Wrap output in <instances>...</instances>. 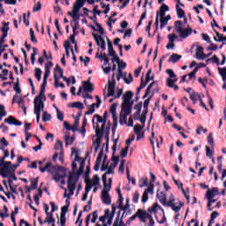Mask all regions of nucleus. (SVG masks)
Listing matches in <instances>:
<instances>
[{"label":"nucleus","mask_w":226,"mask_h":226,"mask_svg":"<svg viewBox=\"0 0 226 226\" xmlns=\"http://www.w3.org/2000/svg\"><path fill=\"white\" fill-rule=\"evenodd\" d=\"M133 92L132 91H127L125 94L123 95V102H122V110L120 112V119L119 123L120 124H126L128 121V116L132 114V110L133 109Z\"/></svg>","instance_id":"f257e3e1"},{"label":"nucleus","mask_w":226,"mask_h":226,"mask_svg":"<svg viewBox=\"0 0 226 226\" xmlns=\"http://www.w3.org/2000/svg\"><path fill=\"white\" fill-rule=\"evenodd\" d=\"M39 170L41 172L49 171V174H53V179L59 183L61 179H64L66 177V170L63 167H59L58 169L56 166L52 165V162H48L44 167L40 166Z\"/></svg>","instance_id":"f03ea898"},{"label":"nucleus","mask_w":226,"mask_h":226,"mask_svg":"<svg viewBox=\"0 0 226 226\" xmlns=\"http://www.w3.org/2000/svg\"><path fill=\"white\" fill-rule=\"evenodd\" d=\"M77 181H79V176L75 173H70L68 183H67V188L62 187V190H64V197H72L73 196V193H75V189L77 188ZM69 191V193H68Z\"/></svg>","instance_id":"7ed1b4c3"},{"label":"nucleus","mask_w":226,"mask_h":226,"mask_svg":"<svg viewBox=\"0 0 226 226\" xmlns=\"http://www.w3.org/2000/svg\"><path fill=\"white\" fill-rule=\"evenodd\" d=\"M47 100V96H45V90H40V94L34 100V114H41V110L45 109V104L43 102Z\"/></svg>","instance_id":"20e7f679"},{"label":"nucleus","mask_w":226,"mask_h":226,"mask_svg":"<svg viewBox=\"0 0 226 226\" xmlns=\"http://www.w3.org/2000/svg\"><path fill=\"white\" fill-rule=\"evenodd\" d=\"M85 193L83 194V197L81 200L86 201L87 200V193L91 192L94 186H98L100 185V177L98 175H94L92 179H89V177L85 178Z\"/></svg>","instance_id":"39448f33"},{"label":"nucleus","mask_w":226,"mask_h":226,"mask_svg":"<svg viewBox=\"0 0 226 226\" xmlns=\"http://www.w3.org/2000/svg\"><path fill=\"white\" fill-rule=\"evenodd\" d=\"M121 94H123V89H117L116 92V78L115 74H112L111 79L108 81V96L121 98Z\"/></svg>","instance_id":"423d86ee"},{"label":"nucleus","mask_w":226,"mask_h":226,"mask_svg":"<svg viewBox=\"0 0 226 226\" xmlns=\"http://www.w3.org/2000/svg\"><path fill=\"white\" fill-rule=\"evenodd\" d=\"M135 218H139L140 222H143V223H146V222L149 220V225H154V220L153 219V216H151V215L142 209H139L136 214L130 218V222H133Z\"/></svg>","instance_id":"0eeeda50"},{"label":"nucleus","mask_w":226,"mask_h":226,"mask_svg":"<svg viewBox=\"0 0 226 226\" xmlns=\"http://www.w3.org/2000/svg\"><path fill=\"white\" fill-rule=\"evenodd\" d=\"M105 158H107V157H104L102 165L101 167V170L102 171L107 170L106 174H114V170L116 169V167H117V163L119 162V159H117V157H116V156H113L112 159H111L112 162H107L105 161Z\"/></svg>","instance_id":"6e6552de"},{"label":"nucleus","mask_w":226,"mask_h":226,"mask_svg":"<svg viewBox=\"0 0 226 226\" xmlns=\"http://www.w3.org/2000/svg\"><path fill=\"white\" fill-rule=\"evenodd\" d=\"M175 27H176L177 33L179 34L180 38H183V39L188 38V36H190V34L193 33V29L192 28H188V29L184 28L183 21L181 20H177L175 22Z\"/></svg>","instance_id":"1a4fd4ad"},{"label":"nucleus","mask_w":226,"mask_h":226,"mask_svg":"<svg viewBox=\"0 0 226 226\" xmlns=\"http://www.w3.org/2000/svg\"><path fill=\"white\" fill-rule=\"evenodd\" d=\"M94 119H97V123H101L102 126L100 128V124H96L94 125V128L95 129V133L98 137L103 135V131L105 130V124L107 123V119L102 117L100 115H94L93 123H94Z\"/></svg>","instance_id":"9d476101"},{"label":"nucleus","mask_w":226,"mask_h":226,"mask_svg":"<svg viewBox=\"0 0 226 226\" xmlns=\"http://www.w3.org/2000/svg\"><path fill=\"white\" fill-rule=\"evenodd\" d=\"M0 170L5 177L11 176V162H0Z\"/></svg>","instance_id":"9b49d317"},{"label":"nucleus","mask_w":226,"mask_h":226,"mask_svg":"<svg viewBox=\"0 0 226 226\" xmlns=\"http://www.w3.org/2000/svg\"><path fill=\"white\" fill-rule=\"evenodd\" d=\"M149 193H151V195H153V193H154V184H150L149 187L147 188L141 197V202L143 204H146V202H147V200H149Z\"/></svg>","instance_id":"f8f14e48"},{"label":"nucleus","mask_w":226,"mask_h":226,"mask_svg":"<svg viewBox=\"0 0 226 226\" xmlns=\"http://www.w3.org/2000/svg\"><path fill=\"white\" fill-rule=\"evenodd\" d=\"M166 73H168L169 78L167 79V86L168 87H172V84H176V81L177 80V75L174 73V71L172 69H168L166 71Z\"/></svg>","instance_id":"ddd939ff"},{"label":"nucleus","mask_w":226,"mask_h":226,"mask_svg":"<svg viewBox=\"0 0 226 226\" xmlns=\"http://www.w3.org/2000/svg\"><path fill=\"white\" fill-rule=\"evenodd\" d=\"M83 6V4H79V2L74 3L73 14L72 17L74 22H79V19H80V16H79V11H80V8H82Z\"/></svg>","instance_id":"4468645a"},{"label":"nucleus","mask_w":226,"mask_h":226,"mask_svg":"<svg viewBox=\"0 0 226 226\" xmlns=\"http://www.w3.org/2000/svg\"><path fill=\"white\" fill-rule=\"evenodd\" d=\"M94 40H95L96 45L102 49V50H107V46L105 44V40L101 35L96 34H92Z\"/></svg>","instance_id":"2eb2a0df"},{"label":"nucleus","mask_w":226,"mask_h":226,"mask_svg":"<svg viewBox=\"0 0 226 226\" xmlns=\"http://www.w3.org/2000/svg\"><path fill=\"white\" fill-rule=\"evenodd\" d=\"M63 69L59 65H56L54 71L55 87H57V84L61 77H63Z\"/></svg>","instance_id":"dca6fc26"},{"label":"nucleus","mask_w":226,"mask_h":226,"mask_svg":"<svg viewBox=\"0 0 226 226\" xmlns=\"http://www.w3.org/2000/svg\"><path fill=\"white\" fill-rule=\"evenodd\" d=\"M4 123H7V124H10L11 126H22V122L15 118L13 116H10L9 117L5 118Z\"/></svg>","instance_id":"f3484780"},{"label":"nucleus","mask_w":226,"mask_h":226,"mask_svg":"<svg viewBox=\"0 0 226 226\" xmlns=\"http://www.w3.org/2000/svg\"><path fill=\"white\" fill-rule=\"evenodd\" d=\"M217 195H220V191L218 190V188L214 187L207 191L205 197L207 200H211V199H215V197H216Z\"/></svg>","instance_id":"a211bd4d"},{"label":"nucleus","mask_w":226,"mask_h":226,"mask_svg":"<svg viewBox=\"0 0 226 226\" xmlns=\"http://www.w3.org/2000/svg\"><path fill=\"white\" fill-rule=\"evenodd\" d=\"M142 130H144V126L140 124H137L134 126V133L137 135L136 140H140V139H144V132H142Z\"/></svg>","instance_id":"6ab92c4d"},{"label":"nucleus","mask_w":226,"mask_h":226,"mask_svg":"<svg viewBox=\"0 0 226 226\" xmlns=\"http://www.w3.org/2000/svg\"><path fill=\"white\" fill-rule=\"evenodd\" d=\"M114 215H116V207L112 205V212L110 214V209H106V218H108V225H112L114 220Z\"/></svg>","instance_id":"aec40b11"},{"label":"nucleus","mask_w":226,"mask_h":226,"mask_svg":"<svg viewBox=\"0 0 226 226\" xmlns=\"http://www.w3.org/2000/svg\"><path fill=\"white\" fill-rule=\"evenodd\" d=\"M207 57H208V56L204 54V48H202V46H199L196 49V58L200 61H204V59H207Z\"/></svg>","instance_id":"412c9836"},{"label":"nucleus","mask_w":226,"mask_h":226,"mask_svg":"<svg viewBox=\"0 0 226 226\" xmlns=\"http://www.w3.org/2000/svg\"><path fill=\"white\" fill-rule=\"evenodd\" d=\"M109 174H107V172H105V174L102 175V183H103V186L104 189L102 190L103 193H109V192H110V189L112 188V185H110V184H107V176Z\"/></svg>","instance_id":"4be33fe9"},{"label":"nucleus","mask_w":226,"mask_h":226,"mask_svg":"<svg viewBox=\"0 0 226 226\" xmlns=\"http://www.w3.org/2000/svg\"><path fill=\"white\" fill-rule=\"evenodd\" d=\"M166 206L167 207H171L175 213H179V211H181V207H183V203H179L177 206L175 203H172V201H168Z\"/></svg>","instance_id":"5701e85b"},{"label":"nucleus","mask_w":226,"mask_h":226,"mask_svg":"<svg viewBox=\"0 0 226 226\" xmlns=\"http://www.w3.org/2000/svg\"><path fill=\"white\" fill-rule=\"evenodd\" d=\"M156 195H157V199L162 204V206H167V194H165L163 192L157 191Z\"/></svg>","instance_id":"b1692460"},{"label":"nucleus","mask_w":226,"mask_h":226,"mask_svg":"<svg viewBox=\"0 0 226 226\" xmlns=\"http://www.w3.org/2000/svg\"><path fill=\"white\" fill-rule=\"evenodd\" d=\"M49 77H50V70L45 69L43 82L41 87V90L45 91V87H47V79H49Z\"/></svg>","instance_id":"393cba45"},{"label":"nucleus","mask_w":226,"mask_h":226,"mask_svg":"<svg viewBox=\"0 0 226 226\" xmlns=\"http://www.w3.org/2000/svg\"><path fill=\"white\" fill-rule=\"evenodd\" d=\"M81 87L82 89H84V91L87 93H93V90L94 89V87H93V84L89 82V80L84 81L83 87Z\"/></svg>","instance_id":"a878e982"},{"label":"nucleus","mask_w":226,"mask_h":226,"mask_svg":"<svg viewBox=\"0 0 226 226\" xmlns=\"http://www.w3.org/2000/svg\"><path fill=\"white\" fill-rule=\"evenodd\" d=\"M158 208H160V205L158 203H154L152 207L148 208V212H147L150 216L153 218V215L154 216L156 215V213L158 212Z\"/></svg>","instance_id":"bb28decb"},{"label":"nucleus","mask_w":226,"mask_h":226,"mask_svg":"<svg viewBox=\"0 0 226 226\" xmlns=\"http://www.w3.org/2000/svg\"><path fill=\"white\" fill-rule=\"evenodd\" d=\"M102 200L103 204H106L107 206H110L111 204L110 194H109V192H102Z\"/></svg>","instance_id":"cd10ccee"},{"label":"nucleus","mask_w":226,"mask_h":226,"mask_svg":"<svg viewBox=\"0 0 226 226\" xmlns=\"http://www.w3.org/2000/svg\"><path fill=\"white\" fill-rule=\"evenodd\" d=\"M103 159V154L99 153L96 162H95V165H94V170L98 171L100 170V165H102V160Z\"/></svg>","instance_id":"c85d7f7f"},{"label":"nucleus","mask_w":226,"mask_h":226,"mask_svg":"<svg viewBox=\"0 0 226 226\" xmlns=\"http://www.w3.org/2000/svg\"><path fill=\"white\" fill-rule=\"evenodd\" d=\"M123 203L119 202L118 207H120L121 211H124V214L122 215V218H124V213L130 209V201L126 200V204L124 207L122 206Z\"/></svg>","instance_id":"c756f323"},{"label":"nucleus","mask_w":226,"mask_h":226,"mask_svg":"<svg viewBox=\"0 0 226 226\" xmlns=\"http://www.w3.org/2000/svg\"><path fill=\"white\" fill-rule=\"evenodd\" d=\"M47 217L44 220V223H56V219H54V215L52 213H47Z\"/></svg>","instance_id":"7c9ffc66"},{"label":"nucleus","mask_w":226,"mask_h":226,"mask_svg":"<svg viewBox=\"0 0 226 226\" xmlns=\"http://www.w3.org/2000/svg\"><path fill=\"white\" fill-rule=\"evenodd\" d=\"M107 41H108V54L109 56H115L116 51L114 50V47L112 46V42L110 41V40H109V38H107Z\"/></svg>","instance_id":"2f4dec72"},{"label":"nucleus","mask_w":226,"mask_h":226,"mask_svg":"<svg viewBox=\"0 0 226 226\" xmlns=\"http://www.w3.org/2000/svg\"><path fill=\"white\" fill-rule=\"evenodd\" d=\"M92 29H94V31H96V33L101 34V35L105 34V31L103 30V27H102V25H100V23H96L95 26H93Z\"/></svg>","instance_id":"473e14b6"},{"label":"nucleus","mask_w":226,"mask_h":226,"mask_svg":"<svg viewBox=\"0 0 226 226\" xmlns=\"http://www.w3.org/2000/svg\"><path fill=\"white\" fill-rule=\"evenodd\" d=\"M181 57V55L172 54L169 58V63H177Z\"/></svg>","instance_id":"72a5a7b5"},{"label":"nucleus","mask_w":226,"mask_h":226,"mask_svg":"<svg viewBox=\"0 0 226 226\" xmlns=\"http://www.w3.org/2000/svg\"><path fill=\"white\" fill-rule=\"evenodd\" d=\"M81 93H82V87H79V91L77 93L78 96H82V98H88V100H93V95H91V94H89L87 93H85V94H81Z\"/></svg>","instance_id":"f704fd0d"},{"label":"nucleus","mask_w":226,"mask_h":226,"mask_svg":"<svg viewBox=\"0 0 226 226\" xmlns=\"http://www.w3.org/2000/svg\"><path fill=\"white\" fill-rule=\"evenodd\" d=\"M219 75L222 78V81L225 82L226 80V67H218Z\"/></svg>","instance_id":"c9c22d12"},{"label":"nucleus","mask_w":226,"mask_h":226,"mask_svg":"<svg viewBox=\"0 0 226 226\" xmlns=\"http://www.w3.org/2000/svg\"><path fill=\"white\" fill-rule=\"evenodd\" d=\"M117 110V105L112 104L109 108V112L113 118L117 117V115H116Z\"/></svg>","instance_id":"e433bc0d"},{"label":"nucleus","mask_w":226,"mask_h":226,"mask_svg":"<svg viewBox=\"0 0 226 226\" xmlns=\"http://www.w3.org/2000/svg\"><path fill=\"white\" fill-rule=\"evenodd\" d=\"M95 98L97 100V103L94 102L91 106L90 109H100V105H102V99L98 95H95Z\"/></svg>","instance_id":"4c0bfd02"},{"label":"nucleus","mask_w":226,"mask_h":226,"mask_svg":"<svg viewBox=\"0 0 226 226\" xmlns=\"http://www.w3.org/2000/svg\"><path fill=\"white\" fill-rule=\"evenodd\" d=\"M197 72H199V67L194 68V70L192 72H190L189 74H186L188 77L187 82H190V80H192L193 77H195V75L197 74Z\"/></svg>","instance_id":"58836bf2"},{"label":"nucleus","mask_w":226,"mask_h":226,"mask_svg":"<svg viewBox=\"0 0 226 226\" xmlns=\"http://www.w3.org/2000/svg\"><path fill=\"white\" fill-rule=\"evenodd\" d=\"M177 15L178 19L185 18V11L181 8H179V5H177Z\"/></svg>","instance_id":"ea45409f"},{"label":"nucleus","mask_w":226,"mask_h":226,"mask_svg":"<svg viewBox=\"0 0 226 226\" xmlns=\"http://www.w3.org/2000/svg\"><path fill=\"white\" fill-rule=\"evenodd\" d=\"M50 119H52V117L50 116V114H49L47 111H43L42 121L44 123H47V121H50Z\"/></svg>","instance_id":"a19ab883"},{"label":"nucleus","mask_w":226,"mask_h":226,"mask_svg":"<svg viewBox=\"0 0 226 226\" xmlns=\"http://www.w3.org/2000/svg\"><path fill=\"white\" fill-rule=\"evenodd\" d=\"M113 226H126L123 223V219H119V215L115 219Z\"/></svg>","instance_id":"79ce46f5"},{"label":"nucleus","mask_w":226,"mask_h":226,"mask_svg":"<svg viewBox=\"0 0 226 226\" xmlns=\"http://www.w3.org/2000/svg\"><path fill=\"white\" fill-rule=\"evenodd\" d=\"M56 118L58 121H64V113L59 110V109H56Z\"/></svg>","instance_id":"37998d69"},{"label":"nucleus","mask_w":226,"mask_h":226,"mask_svg":"<svg viewBox=\"0 0 226 226\" xmlns=\"http://www.w3.org/2000/svg\"><path fill=\"white\" fill-rule=\"evenodd\" d=\"M72 107L73 109H79L82 110L84 109V104L80 102H76L72 104Z\"/></svg>","instance_id":"c03bdc74"},{"label":"nucleus","mask_w":226,"mask_h":226,"mask_svg":"<svg viewBox=\"0 0 226 226\" xmlns=\"http://www.w3.org/2000/svg\"><path fill=\"white\" fill-rule=\"evenodd\" d=\"M30 40L33 43H38L36 36H34V30H33V28H30Z\"/></svg>","instance_id":"a18cd8bd"},{"label":"nucleus","mask_w":226,"mask_h":226,"mask_svg":"<svg viewBox=\"0 0 226 226\" xmlns=\"http://www.w3.org/2000/svg\"><path fill=\"white\" fill-rule=\"evenodd\" d=\"M64 48L65 50H71L72 54H73V48H72V45L70 44V41H65L64 42Z\"/></svg>","instance_id":"49530a36"},{"label":"nucleus","mask_w":226,"mask_h":226,"mask_svg":"<svg viewBox=\"0 0 226 226\" xmlns=\"http://www.w3.org/2000/svg\"><path fill=\"white\" fill-rule=\"evenodd\" d=\"M139 199H140V193H139V191H136L132 197V202H134V204H137L139 202Z\"/></svg>","instance_id":"de8ad7c7"},{"label":"nucleus","mask_w":226,"mask_h":226,"mask_svg":"<svg viewBox=\"0 0 226 226\" xmlns=\"http://www.w3.org/2000/svg\"><path fill=\"white\" fill-rule=\"evenodd\" d=\"M10 156V152L8 150H4V156L0 158V163H5L4 160Z\"/></svg>","instance_id":"09e8293b"},{"label":"nucleus","mask_w":226,"mask_h":226,"mask_svg":"<svg viewBox=\"0 0 226 226\" xmlns=\"http://www.w3.org/2000/svg\"><path fill=\"white\" fill-rule=\"evenodd\" d=\"M33 54L31 55L32 64H34V61L36 60V54H38V49L36 48H33Z\"/></svg>","instance_id":"8fccbe9b"},{"label":"nucleus","mask_w":226,"mask_h":226,"mask_svg":"<svg viewBox=\"0 0 226 226\" xmlns=\"http://www.w3.org/2000/svg\"><path fill=\"white\" fill-rule=\"evenodd\" d=\"M214 154H215V152H213V150H211L209 147H206V156H207V158H213Z\"/></svg>","instance_id":"3c124183"},{"label":"nucleus","mask_w":226,"mask_h":226,"mask_svg":"<svg viewBox=\"0 0 226 226\" xmlns=\"http://www.w3.org/2000/svg\"><path fill=\"white\" fill-rule=\"evenodd\" d=\"M139 188H144L145 186H147V178H141L139 182Z\"/></svg>","instance_id":"603ef678"},{"label":"nucleus","mask_w":226,"mask_h":226,"mask_svg":"<svg viewBox=\"0 0 226 226\" xmlns=\"http://www.w3.org/2000/svg\"><path fill=\"white\" fill-rule=\"evenodd\" d=\"M35 78L37 79L38 82L41 80V69L40 68L35 69Z\"/></svg>","instance_id":"864d4df0"},{"label":"nucleus","mask_w":226,"mask_h":226,"mask_svg":"<svg viewBox=\"0 0 226 226\" xmlns=\"http://www.w3.org/2000/svg\"><path fill=\"white\" fill-rule=\"evenodd\" d=\"M37 186H38V177L31 181L30 188L31 190H36Z\"/></svg>","instance_id":"5fc2aeb1"},{"label":"nucleus","mask_w":226,"mask_h":226,"mask_svg":"<svg viewBox=\"0 0 226 226\" xmlns=\"http://www.w3.org/2000/svg\"><path fill=\"white\" fill-rule=\"evenodd\" d=\"M101 6L102 8H106L102 13H104V15H107V13H109V11H110V6L108 4L106 5L105 3H101Z\"/></svg>","instance_id":"6e6d98bb"},{"label":"nucleus","mask_w":226,"mask_h":226,"mask_svg":"<svg viewBox=\"0 0 226 226\" xmlns=\"http://www.w3.org/2000/svg\"><path fill=\"white\" fill-rule=\"evenodd\" d=\"M128 149H130V147L125 146V147L124 149H122L120 156L121 158H124L126 157V154H128Z\"/></svg>","instance_id":"4d7b16f0"},{"label":"nucleus","mask_w":226,"mask_h":226,"mask_svg":"<svg viewBox=\"0 0 226 226\" xmlns=\"http://www.w3.org/2000/svg\"><path fill=\"white\" fill-rule=\"evenodd\" d=\"M215 33H216V36L218 39L216 37H214L215 41H218V42L223 41V34H222L216 31H215Z\"/></svg>","instance_id":"13d9d810"},{"label":"nucleus","mask_w":226,"mask_h":226,"mask_svg":"<svg viewBox=\"0 0 226 226\" xmlns=\"http://www.w3.org/2000/svg\"><path fill=\"white\" fill-rule=\"evenodd\" d=\"M73 140H75V138H70V136H66L65 137L66 146H72V144H73Z\"/></svg>","instance_id":"bf43d9fd"},{"label":"nucleus","mask_w":226,"mask_h":226,"mask_svg":"<svg viewBox=\"0 0 226 226\" xmlns=\"http://www.w3.org/2000/svg\"><path fill=\"white\" fill-rule=\"evenodd\" d=\"M31 15L30 12L27 13V16H26V13L23 14V21L26 24V26H29V16Z\"/></svg>","instance_id":"052dcab7"},{"label":"nucleus","mask_w":226,"mask_h":226,"mask_svg":"<svg viewBox=\"0 0 226 226\" xmlns=\"http://www.w3.org/2000/svg\"><path fill=\"white\" fill-rule=\"evenodd\" d=\"M14 91L19 94V93H22V90L20 89V85L19 83V79H17V82L14 85Z\"/></svg>","instance_id":"680f3d73"},{"label":"nucleus","mask_w":226,"mask_h":226,"mask_svg":"<svg viewBox=\"0 0 226 226\" xmlns=\"http://www.w3.org/2000/svg\"><path fill=\"white\" fill-rule=\"evenodd\" d=\"M3 27H2V33H8V31H10V27H8V26H10V23H6V22H3Z\"/></svg>","instance_id":"e2e57ef3"},{"label":"nucleus","mask_w":226,"mask_h":226,"mask_svg":"<svg viewBox=\"0 0 226 226\" xmlns=\"http://www.w3.org/2000/svg\"><path fill=\"white\" fill-rule=\"evenodd\" d=\"M151 72H152V70L149 69L147 72V75H146V82H149V80H153L154 77L151 76Z\"/></svg>","instance_id":"0e129e2a"},{"label":"nucleus","mask_w":226,"mask_h":226,"mask_svg":"<svg viewBox=\"0 0 226 226\" xmlns=\"http://www.w3.org/2000/svg\"><path fill=\"white\" fill-rule=\"evenodd\" d=\"M177 38V36L174 34L168 35L169 41H170L171 45H172V43H174V41H176Z\"/></svg>","instance_id":"69168bd1"},{"label":"nucleus","mask_w":226,"mask_h":226,"mask_svg":"<svg viewBox=\"0 0 226 226\" xmlns=\"http://www.w3.org/2000/svg\"><path fill=\"white\" fill-rule=\"evenodd\" d=\"M41 10V2H37L35 6L33 8V11H40Z\"/></svg>","instance_id":"338daca9"},{"label":"nucleus","mask_w":226,"mask_h":226,"mask_svg":"<svg viewBox=\"0 0 226 226\" xmlns=\"http://www.w3.org/2000/svg\"><path fill=\"white\" fill-rule=\"evenodd\" d=\"M161 29H163L167 24H169V21L165 18L161 19Z\"/></svg>","instance_id":"774afa93"}]
</instances>
